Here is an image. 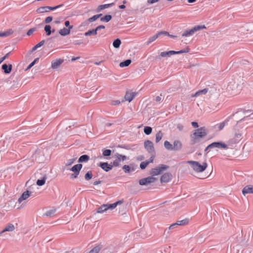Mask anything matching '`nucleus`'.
Wrapping results in <instances>:
<instances>
[{"label":"nucleus","instance_id":"obj_1","mask_svg":"<svg viewBox=\"0 0 253 253\" xmlns=\"http://www.w3.org/2000/svg\"><path fill=\"white\" fill-rule=\"evenodd\" d=\"M208 130L205 126L201 127L193 131L190 137L193 143L197 142L200 139L207 136Z\"/></svg>","mask_w":253,"mask_h":253},{"label":"nucleus","instance_id":"obj_2","mask_svg":"<svg viewBox=\"0 0 253 253\" xmlns=\"http://www.w3.org/2000/svg\"><path fill=\"white\" fill-rule=\"evenodd\" d=\"M186 163L189 164L191 169L197 173L202 172L208 167V164L206 162H204L202 164H200L197 161H188Z\"/></svg>","mask_w":253,"mask_h":253},{"label":"nucleus","instance_id":"obj_3","mask_svg":"<svg viewBox=\"0 0 253 253\" xmlns=\"http://www.w3.org/2000/svg\"><path fill=\"white\" fill-rule=\"evenodd\" d=\"M122 203V202L119 201L112 204H103L97 209V212L99 213H102L108 210L114 209L118 205H120Z\"/></svg>","mask_w":253,"mask_h":253},{"label":"nucleus","instance_id":"obj_4","mask_svg":"<svg viewBox=\"0 0 253 253\" xmlns=\"http://www.w3.org/2000/svg\"><path fill=\"white\" fill-rule=\"evenodd\" d=\"M205 25H197L194 27L192 29L189 30H185L182 34V37H190L194 34V33L202 29H205Z\"/></svg>","mask_w":253,"mask_h":253},{"label":"nucleus","instance_id":"obj_5","mask_svg":"<svg viewBox=\"0 0 253 253\" xmlns=\"http://www.w3.org/2000/svg\"><path fill=\"white\" fill-rule=\"evenodd\" d=\"M82 167L83 165L82 164H77L74 165L70 169L71 171L73 172V173L70 175L71 179H75L78 177Z\"/></svg>","mask_w":253,"mask_h":253},{"label":"nucleus","instance_id":"obj_6","mask_svg":"<svg viewBox=\"0 0 253 253\" xmlns=\"http://www.w3.org/2000/svg\"><path fill=\"white\" fill-rule=\"evenodd\" d=\"M168 168V167L167 166L160 165L155 168L152 169L150 173L152 176L158 175L161 174L163 171L167 169Z\"/></svg>","mask_w":253,"mask_h":253},{"label":"nucleus","instance_id":"obj_7","mask_svg":"<svg viewBox=\"0 0 253 253\" xmlns=\"http://www.w3.org/2000/svg\"><path fill=\"white\" fill-rule=\"evenodd\" d=\"M189 51V49L188 48H186L184 49H182V50H181L179 51H173V50H170V51H166V52H162L160 53V56L163 57H167V56H171L172 55H174V54H181V53H187Z\"/></svg>","mask_w":253,"mask_h":253},{"label":"nucleus","instance_id":"obj_8","mask_svg":"<svg viewBox=\"0 0 253 253\" xmlns=\"http://www.w3.org/2000/svg\"><path fill=\"white\" fill-rule=\"evenodd\" d=\"M115 160L113 162V165L114 167H119L121 165V162L125 161L126 157L117 153L115 155Z\"/></svg>","mask_w":253,"mask_h":253},{"label":"nucleus","instance_id":"obj_9","mask_svg":"<svg viewBox=\"0 0 253 253\" xmlns=\"http://www.w3.org/2000/svg\"><path fill=\"white\" fill-rule=\"evenodd\" d=\"M156 180V178L151 176L141 179L139 181V183L140 185H147L149 184L154 182Z\"/></svg>","mask_w":253,"mask_h":253},{"label":"nucleus","instance_id":"obj_10","mask_svg":"<svg viewBox=\"0 0 253 253\" xmlns=\"http://www.w3.org/2000/svg\"><path fill=\"white\" fill-rule=\"evenodd\" d=\"M209 147H212V148H216L218 149H226L228 148L227 145L222 142H215L209 145Z\"/></svg>","mask_w":253,"mask_h":253},{"label":"nucleus","instance_id":"obj_11","mask_svg":"<svg viewBox=\"0 0 253 253\" xmlns=\"http://www.w3.org/2000/svg\"><path fill=\"white\" fill-rule=\"evenodd\" d=\"M32 192L31 191L26 190V191L24 192L21 196L18 199V202L19 204L21 203L23 201L26 200L29 198Z\"/></svg>","mask_w":253,"mask_h":253},{"label":"nucleus","instance_id":"obj_12","mask_svg":"<svg viewBox=\"0 0 253 253\" xmlns=\"http://www.w3.org/2000/svg\"><path fill=\"white\" fill-rule=\"evenodd\" d=\"M144 147L149 153H153L154 151L153 144L150 140H148L144 142Z\"/></svg>","mask_w":253,"mask_h":253},{"label":"nucleus","instance_id":"obj_13","mask_svg":"<svg viewBox=\"0 0 253 253\" xmlns=\"http://www.w3.org/2000/svg\"><path fill=\"white\" fill-rule=\"evenodd\" d=\"M171 179V175L169 173H165L161 177V182L162 183H167Z\"/></svg>","mask_w":253,"mask_h":253},{"label":"nucleus","instance_id":"obj_14","mask_svg":"<svg viewBox=\"0 0 253 253\" xmlns=\"http://www.w3.org/2000/svg\"><path fill=\"white\" fill-rule=\"evenodd\" d=\"M242 193L244 195L247 194H253V185H249L245 186L242 190Z\"/></svg>","mask_w":253,"mask_h":253},{"label":"nucleus","instance_id":"obj_15","mask_svg":"<svg viewBox=\"0 0 253 253\" xmlns=\"http://www.w3.org/2000/svg\"><path fill=\"white\" fill-rule=\"evenodd\" d=\"M64 60L61 59H58L52 61L51 67L52 69H55L58 68L59 66L63 62Z\"/></svg>","mask_w":253,"mask_h":253},{"label":"nucleus","instance_id":"obj_16","mask_svg":"<svg viewBox=\"0 0 253 253\" xmlns=\"http://www.w3.org/2000/svg\"><path fill=\"white\" fill-rule=\"evenodd\" d=\"M99 166L105 171H109L113 169V166L107 163H100Z\"/></svg>","mask_w":253,"mask_h":253},{"label":"nucleus","instance_id":"obj_17","mask_svg":"<svg viewBox=\"0 0 253 253\" xmlns=\"http://www.w3.org/2000/svg\"><path fill=\"white\" fill-rule=\"evenodd\" d=\"M14 229H15V227H14V225L11 223H9L5 226V227L4 228V229L2 230L0 232V236L1 235V234H2L3 233H4L5 232H7V231L12 232V231H14Z\"/></svg>","mask_w":253,"mask_h":253},{"label":"nucleus","instance_id":"obj_18","mask_svg":"<svg viewBox=\"0 0 253 253\" xmlns=\"http://www.w3.org/2000/svg\"><path fill=\"white\" fill-rule=\"evenodd\" d=\"M135 95L136 94L135 92H127L125 96V100L130 102L133 99Z\"/></svg>","mask_w":253,"mask_h":253},{"label":"nucleus","instance_id":"obj_19","mask_svg":"<svg viewBox=\"0 0 253 253\" xmlns=\"http://www.w3.org/2000/svg\"><path fill=\"white\" fill-rule=\"evenodd\" d=\"M12 68V66L11 64L7 65V64H4L2 65V69L3 70L5 74H9L11 72Z\"/></svg>","mask_w":253,"mask_h":253},{"label":"nucleus","instance_id":"obj_20","mask_svg":"<svg viewBox=\"0 0 253 253\" xmlns=\"http://www.w3.org/2000/svg\"><path fill=\"white\" fill-rule=\"evenodd\" d=\"M114 5V3L100 5L97 7V8L96 9V11H97V12H99L105 8H108L109 7H110Z\"/></svg>","mask_w":253,"mask_h":253},{"label":"nucleus","instance_id":"obj_21","mask_svg":"<svg viewBox=\"0 0 253 253\" xmlns=\"http://www.w3.org/2000/svg\"><path fill=\"white\" fill-rule=\"evenodd\" d=\"M182 143L179 140H175L173 142V150H178L182 148Z\"/></svg>","mask_w":253,"mask_h":253},{"label":"nucleus","instance_id":"obj_22","mask_svg":"<svg viewBox=\"0 0 253 253\" xmlns=\"http://www.w3.org/2000/svg\"><path fill=\"white\" fill-rule=\"evenodd\" d=\"M70 29L64 28L59 31V33L61 36H65L70 34Z\"/></svg>","mask_w":253,"mask_h":253},{"label":"nucleus","instance_id":"obj_23","mask_svg":"<svg viewBox=\"0 0 253 253\" xmlns=\"http://www.w3.org/2000/svg\"><path fill=\"white\" fill-rule=\"evenodd\" d=\"M208 89L207 88H204L202 90L197 91L194 94L192 95V97H197L201 94H205L208 92Z\"/></svg>","mask_w":253,"mask_h":253},{"label":"nucleus","instance_id":"obj_24","mask_svg":"<svg viewBox=\"0 0 253 253\" xmlns=\"http://www.w3.org/2000/svg\"><path fill=\"white\" fill-rule=\"evenodd\" d=\"M89 159V156H88L86 155H84L81 156L78 160V162L79 163H82V162H86L88 161Z\"/></svg>","mask_w":253,"mask_h":253},{"label":"nucleus","instance_id":"obj_25","mask_svg":"<svg viewBox=\"0 0 253 253\" xmlns=\"http://www.w3.org/2000/svg\"><path fill=\"white\" fill-rule=\"evenodd\" d=\"M237 87V85L234 84L232 85H228L227 89L229 91H231V94H233L235 93L234 91L236 90Z\"/></svg>","mask_w":253,"mask_h":253},{"label":"nucleus","instance_id":"obj_26","mask_svg":"<svg viewBox=\"0 0 253 253\" xmlns=\"http://www.w3.org/2000/svg\"><path fill=\"white\" fill-rule=\"evenodd\" d=\"M37 12L38 13H42L44 12H48V9H47V6H42L39 8H38L37 9Z\"/></svg>","mask_w":253,"mask_h":253},{"label":"nucleus","instance_id":"obj_27","mask_svg":"<svg viewBox=\"0 0 253 253\" xmlns=\"http://www.w3.org/2000/svg\"><path fill=\"white\" fill-rule=\"evenodd\" d=\"M164 146L166 149L168 150H173V145L168 141H165L164 142Z\"/></svg>","mask_w":253,"mask_h":253},{"label":"nucleus","instance_id":"obj_28","mask_svg":"<svg viewBox=\"0 0 253 253\" xmlns=\"http://www.w3.org/2000/svg\"><path fill=\"white\" fill-rule=\"evenodd\" d=\"M131 60L130 59H127V60H125V61L124 62H122L120 63V66L121 67H127L128 66V65H130V64L131 63Z\"/></svg>","mask_w":253,"mask_h":253},{"label":"nucleus","instance_id":"obj_29","mask_svg":"<svg viewBox=\"0 0 253 253\" xmlns=\"http://www.w3.org/2000/svg\"><path fill=\"white\" fill-rule=\"evenodd\" d=\"M97 35V31L96 29H92L91 30H89L84 33V35L85 36H89L91 35Z\"/></svg>","mask_w":253,"mask_h":253},{"label":"nucleus","instance_id":"obj_30","mask_svg":"<svg viewBox=\"0 0 253 253\" xmlns=\"http://www.w3.org/2000/svg\"><path fill=\"white\" fill-rule=\"evenodd\" d=\"M189 223V220L188 219H185L181 220H179L176 222L177 225H186Z\"/></svg>","mask_w":253,"mask_h":253},{"label":"nucleus","instance_id":"obj_31","mask_svg":"<svg viewBox=\"0 0 253 253\" xmlns=\"http://www.w3.org/2000/svg\"><path fill=\"white\" fill-rule=\"evenodd\" d=\"M163 136V133L161 131H159L156 135V142H159L162 139Z\"/></svg>","mask_w":253,"mask_h":253},{"label":"nucleus","instance_id":"obj_32","mask_svg":"<svg viewBox=\"0 0 253 253\" xmlns=\"http://www.w3.org/2000/svg\"><path fill=\"white\" fill-rule=\"evenodd\" d=\"M158 37H159V35H158V33L157 34L154 35L153 36L150 37L147 42V45H149L150 43L155 41Z\"/></svg>","mask_w":253,"mask_h":253},{"label":"nucleus","instance_id":"obj_33","mask_svg":"<svg viewBox=\"0 0 253 253\" xmlns=\"http://www.w3.org/2000/svg\"><path fill=\"white\" fill-rule=\"evenodd\" d=\"M101 247L100 246L98 245L95 246L94 248H93L89 253H98V252L100 251Z\"/></svg>","mask_w":253,"mask_h":253},{"label":"nucleus","instance_id":"obj_34","mask_svg":"<svg viewBox=\"0 0 253 253\" xmlns=\"http://www.w3.org/2000/svg\"><path fill=\"white\" fill-rule=\"evenodd\" d=\"M121 41L120 39L115 40L113 43V45L115 48H119L121 45Z\"/></svg>","mask_w":253,"mask_h":253},{"label":"nucleus","instance_id":"obj_35","mask_svg":"<svg viewBox=\"0 0 253 253\" xmlns=\"http://www.w3.org/2000/svg\"><path fill=\"white\" fill-rule=\"evenodd\" d=\"M112 18V16L110 15H106L103 17L101 18L100 20L101 21H104L106 22H109L110 20H111Z\"/></svg>","mask_w":253,"mask_h":253},{"label":"nucleus","instance_id":"obj_36","mask_svg":"<svg viewBox=\"0 0 253 253\" xmlns=\"http://www.w3.org/2000/svg\"><path fill=\"white\" fill-rule=\"evenodd\" d=\"M46 179V177H43L42 179H38L37 181V184L38 185H39V186H42V185H43L45 184V183Z\"/></svg>","mask_w":253,"mask_h":253},{"label":"nucleus","instance_id":"obj_37","mask_svg":"<svg viewBox=\"0 0 253 253\" xmlns=\"http://www.w3.org/2000/svg\"><path fill=\"white\" fill-rule=\"evenodd\" d=\"M102 15L101 14H97V15H94L92 17L89 18L88 19V21L90 22H92L93 21H95L96 20H97L98 18H99Z\"/></svg>","mask_w":253,"mask_h":253},{"label":"nucleus","instance_id":"obj_38","mask_svg":"<svg viewBox=\"0 0 253 253\" xmlns=\"http://www.w3.org/2000/svg\"><path fill=\"white\" fill-rule=\"evenodd\" d=\"M44 31L46 33L47 36H49L51 33V26L49 25H47L44 27Z\"/></svg>","mask_w":253,"mask_h":253},{"label":"nucleus","instance_id":"obj_39","mask_svg":"<svg viewBox=\"0 0 253 253\" xmlns=\"http://www.w3.org/2000/svg\"><path fill=\"white\" fill-rule=\"evenodd\" d=\"M152 129L150 126H145L144 128V132L146 135H149L151 133Z\"/></svg>","mask_w":253,"mask_h":253},{"label":"nucleus","instance_id":"obj_40","mask_svg":"<svg viewBox=\"0 0 253 253\" xmlns=\"http://www.w3.org/2000/svg\"><path fill=\"white\" fill-rule=\"evenodd\" d=\"M76 158H72L67 160V162L65 163V166L68 167L72 165L74 162L75 161Z\"/></svg>","mask_w":253,"mask_h":253},{"label":"nucleus","instance_id":"obj_41","mask_svg":"<svg viewBox=\"0 0 253 253\" xmlns=\"http://www.w3.org/2000/svg\"><path fill=\"white\" fill-rule=\"evenodd\" d=\"M92 177V174L90 171H88L84 176V178L86 180L91 179Z\"/></svg>","mask_w":253,"mask_h":253},{"label":"nucleus","instance_id":"obj_42","mask_svg":"<svg viewBox=\"0 0 253 253\" xmlns=\"http://www.w3.org/2000/svg\"><path fill=\"white\" fill-rule=\"evenodd\" d=\"M123 169L125 173H129L131 171L130 167L128 165H124L123 167Z\"/></svg>","mask_w":253,"mask_h":253},{"label":"nucleus","instance_id":"obj_43","mask_svg":"<svg viewBox=\"0 0 253 253\" xmlns=\"http://www.w3.org/2000/svg\"><path fill=\"white\" fill-rule=\"evenodd\" d=\"M111 150L110 149H105L103 151L102 154L103 156H109L111 155Z\"/></svg>","mask_w":253,"mask_h":253},{"label":"nucleus","instance_id":"obj_44","mask_svg":"<svg viewBox=\"0 0 253 253\" xmlns=\"http://www.w3.org/2000/svg\"><path fill=\"white\" fill-rule=\"evenodd\" d=\"M44 41H42L40 42L39 43L37 44L35 46H34L33 47L32 50H35L38 48H39V47H41V46H42L44 44Z\"/></svg>","mask_w":253,"mask_h":253},{"label":"nucleus","instance_id":"obj_45","mask_svg":"<svg viewBox=\"0 0 253 253\" xmlns=\"http://www.w3.org/2000/svg\"><path fill=\"white\" fill-rule=\"evenodd\" d=\"M149 164V162H147V161H144L141 163L140 165V168L143 169L146 168L147 165Z\"/></svg>","mask_w":253,"mask_h":253},{"label":"nucleus","instance_id":"obj_46","mask_svg":"<svg viewBox=\"0 0 253 253\" xmlns=\"http://www.w3.org/2000/svg\"><path fill=\"white\" fill-rule=\"evenodd\" d=\"M39 60V58H36L32 63H31L28 66L26 70L30 69L32 68L36 63V62Z\"/></svg>","mask_w":253,"mask_h":253},{"label":"nucleus","instance_id":"obj_47","mask_svg":"<svg viewBox=\"0 0 253 253\" xmlns=\"http://www.w3.org/2000/svg\"><path fill=\"white\" fill-rule=\"evenodd\" d=\"M12 31L11 32H3V33H0V37H6V36H8L9 35H10L11 33H12Z\"/></svg>","mask_w":253,"mask_h":253},{"label":"nucleus","instance_id":"obj_48","mask_svg":"<svg viewBox=\"0 0 253 253\" xmlns=\"http://www.w3.org/2000/svg\"><path fill=\"white\" fill-rule=\"evenodd\" d=\"M62 5V4H60V5H58L57 6H54V7H51V6H47V9H48V10L49 11V10H55V9H56L61 7Z\"/></svg>","mask_w":253,"mask_h":253},{"label":"nucleus","instance_id":"obj_49","mask_svg":"<svg viewBox=\"0 0 253 253\" xmlns=\"http://www.w3.org/2000/svg\"><path fill=\"white\" fill-rule=\"evenodd\" d=\"M65 26L67 27H68L69 29H72L73 28V26L70 25V22L69 21H66L65 22Z\"/></svg>","mask_w":253,"mask_h":253},{"label":"nucleus","instance_id":"obj_50","mask_svg":"<svg viewBox=\"0 0 253 253\" xmlns=\"http://www.w3.org/2000/svg\"><path fill=\"white\" fill-rule=\"evenodd\" d=\"M158 34L159 35V37L161 35H166V36H169V33L166 31H161L159 33H158Z\"/></svg>","mask_w":253,"mask_h":253},{"label":"nucleus","instance_id":"obj_51","mask_svg":"<svg viewBox=\"0 0 253 253\" xmlns=\"http://www.w3.org/2000/svg\"><path fill=\"white\" fill-rule=\"evenodd\" d=\"M52 20V17L51 16L47 17L45 19V22L46 23H49Z\"/></svg>","mask_w":253,"mask_h":253},{"label":"nucleus","instance_id":"obj_52","mask_svg":"<svg viewBox=\"0 0 253 253\" xmlns=\"http://www.w3.org/2000/svg\"><path fill=\"white\" fill-rule=\"evenodd\" d=\"M225 126V124L224 122H222L221 123H220L219 125H218V129L219 130H222L224 127Z\"/></svg>","mask_w":253,"mask_h":253},{"label":"nucleus","instance_id":"obj_53","mask_svg":"<svg viewBox=\"0 0 253 253\" xmlns=\"http://www.w3.org/2000/svg\"><path fill=\"white\" fill-rule=\"evenodd\" d=\"M177 128L179 130L182 131L183 129V126L181 124H179L177 125Z\"/></svg>","mask_w":253,"mask_h":253},{"label":"nucleus","instance_id":"obj_54","mask_svg":"<svg viewBox=\"0 0 253 253\" xmlns=\"http://www.w3.org/2000/svg\"><path fill=\"white\" fill-rule=\"evenodd\" d=\"M178 225L177 224H176V222L171 224L169 227V229L171 230V229H172L174 228H175L176 227H177Z\"/></svg>","mask_w":253,"mask_h":253},{"label":"nucleus","instance_id":"obj_55","mask_svg":"<svg viewBox=\"0 0 253 253\" xmlns=\"http://www.w3.org/2000/svg\"><path fill=\"white\" fill-rule=\"evenodd\" d=\"M192 126L195 128H198L199 126L197 122H193L191 123Z\"/></svg>","mask_w":253,"mask_h":253},{"label":"nucleus","instance_id":"obj_56","mask_svg":"<svg viewBox=\"0 0 253 253\" xmlns=\"http://www.w3.org/2000/svg\"><path fill=\"white\" fill-rule=\"evenodd\" d=\"M105 28V26H103V25H100V26H97L95 29L96 30L97 32L99 30H100V29H103Z\"/></svg>","mask_w":253,"mask_h":253},{"label":"nucleus","instance_id":"obj_57","mask_svg":"<svg viewBox=\"0 0 253 253\" xmlns=\"http://www.w3.org/2000/svg\"><path fill=\"white\" fill-rule=\"evenodd\" d=\"M159 0H148V2L149 3H154L158 2Z\"/></svg>","mask_w":253,"mask_h":253},{"label":"nucleus","instance_id":"obj_58","mask_svg":"<svg viewBox=\"0 0 253 253\" xmlns=\"http://www.w3.org/2000/svg\"><path fill=\"white\" fill-rule=\"evenodd\" d=\"M155 100H156V101L157 102H160V101H161V100H162V98H161V96H157V97H156V99H155Z\"/></svg>","mask_w":253,"mask_h":253},{"label":"nucleus","instance_id":"obj_59","mask_svg":"<svg viewBox=\"0 0 253 253\" xmlns=\"http://www.w3.org/2000/svg\"><path fill=\"white\" fill-rule=\"evenodd\" d=\"M154 159V157L153 156H151L149 161H148L147 162H149V164L150 163H153Z\"/></svg>","mask_w":253,"mask_h":253},{"label":"nucleus","instance_id":"obj_60","mask_svg":"<svg viewBox=\"0 0 253 253\" xmlns=\"http://www.w3.org/2000/svg\"><path fill=\"white\" fill-rule=\"evenodd\" d=\"M100 183H101L100 181H96L93 182V185H96L100 184Z\"/></svg>","mask_w":253,"mask_h":253},{"label":"nucleus","instance_id":"obj_61","mask_svg":"<svg viewBox=\"0 0 253 253\" xmlns=\"http://www.w3.org/2000/svg\"><path fill=\"white\" fill-rule=\"evenodd\" d=\"M5 59V56H3L0 59V63L1 64Z\"/></svg>","mask_w":253,"mask_h":253},{"label":"nucleus","instance_id":"obj_62","mask_svg":"<svg viewBox=\"0 0 253 253\" xmlns=\"http://www.w3.org/2000/svg\"><path fill=\"white\" fill-rule=\"evenodd\" d=\"M33 33V30L32 29H30V30L28 31V32H27V35L28 36H30L31 34H32Z\"/></svg>","mask_w":253,"mask_h":253},{"label":"nucleus","instance_id":"obj_63","mask_svg":"<svg viewBox=\"0 0 253 253\" xmlns=\"http://www.w3.org/2000/svg\"><path fill=\"white\" fill-rule=\"evenodd\" d=\"M125 7H126V6L124 4L120 5L119 6V8L121 9H124V8H125Z\"/></svg>","mask_w":253,"mask_h":253},{"label":"nucleus","instance_id":"obj_64","mask_svg":"<svg viewBox=\"0 0 253 253\" xmlns=\"http://www.w3.org/2000/svg\"><path fill=\"white\" fill-rule=\"evenodd\" d=\"M212 149V147H209V145L205 149V151H208V149Z\"/></svg>","mask_w":253,"mask_h":253}]
</instances>
